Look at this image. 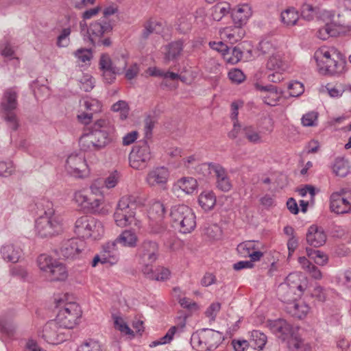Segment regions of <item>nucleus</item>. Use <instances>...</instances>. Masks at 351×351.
I'll use <instances>...</instances> for the list:
<instances>
[{
  "instance_id": "obj_1",
  "label": "nucleus",
  "mask_w": 351,
  "mask_h": 351,
  "mask_svg": "<svg viewBox=\"0 0 351 351\" xmlns=\"http://www.w3.org/2000/svg\"><path fill=\"white\" fill-rule=\"evenodd\" d=\"M110 132V128L107 121L97 120L92 126L90 132L80 137V149L84 152H92L104 148L112 141Z\"/></svg>"
},
{
  "instance_id": "obj_2",
  "label": "nucleus",
  "mask_w": 351,
  "mask_h": 351,
  "mask_svg": "<svg viewBox=\"0 0 351 351\" xmlns=\"http://www.w3.org/2000/svg\"><path fill=\"white\" fill-rule=\"evenodd\" d=\"M41 204L44 213L36 221L35 227L37 234L43 238L60 234L63 232L62 219L56 213L53 203L48 200H43Z\"/></svg>"
},
{
  "instance_id": "obj_3",
  "label": "nucleus",
  "mask_w": 351,
  "mask_h": 351,
  "mask_svg": "<svg viewBox=\"0 0 351 351\" xmlns=\"http://www.w3.org/2000/svg\"><path fill=\"white\" fill-rule=\"evenodd\" d=\"M267 326L279 339L287 342L290 350L293 351L305 350V345L304 339L301 338L300 328H293L291 324L282 319L269 321Z\"/></svg>"
},
{
  "instance_id": "obj_4",
  "label": "nucleus",
  "mask_w": 351,
  "mask_h": 351,
  "mask_svg": "<svg viewBox=\"0 0 351 351\" xmlns=\"http://www.w3.org/2000/svg\"><path fill=\"white\" fill-rule=\"evenodd\" d=\"M335 56H337L335 50L327 47H322L315 51L313 58L320 74L333 76L344 71L345 62L336 60Z\"/></svg>"
},
{
  "instance_id": "obj_5",
  "label": "nucleus",
  "mask_w": 351,
  "mask_h": 351,
  "mask_svg": "<svg viewBox=\"0 0 351 351\" xmlns=\"http://www.w3.org/2000/svg\"><path fill=\"white\" fill-rule=\"evenodd\" d=\"M300 277L298 273L290 274L278 287V296L287 305L300 298L307 288V282H302Z\"/></svg>"
},
{
  "instance_id": "obj_6",
  "label": "nucleus",
  "mask_w": 351,
  "mask_h": 351,
  "mask_svg": "<svg viewBox=\"0 0 351 351\" xmlns=\"http://www.w3.org/2000/svg\"><path fill=\"white\" fill-rule=\"evenodd\" d=\"M170 216L173 226L183 234L191 232L196 227V217L188 206L181 204L172 207Z\"/></svg>"
},
{
  "instance_id": "obj_7",
  "label": "nucleus",
  "mask_w": 351,
  "mask_h": 351,
  "mask_svg": "<svg viewBox=\"0 0 351 351\" xmlns=\"http://www.w3.org/2000/svg\"><path fill=\"white\" fill-rule=\"evenodd\" d=\"M74 232L83 239L99 240L104 234V228L102 223L98 219L84 215L76 220Z\"/></svg>"
},
{
  "instance_id": "obj_8",
  "label": "nucleus",
  "mask_w": 351,
  "mask_h": 351,
  "mask_svg": "<svg viewBox=\"0 0 351 351\" xmlns=\"http://www.w3.org/2000/svg\"><path fill=\"white\" fill-rule=\"evenodd\" d=\"M221 341L220 332L209 328H203L192 335L191 344L198 351H211L215 350Z\"/></svg>"
},
{
  "instance_id": "obj_9",
  "label": "nucleus",
  "mask_w": 351,
  "mask_h": 351,
  "mask_svg": "<svg viewBox=\"0 0 351 351\" xmlns=\"http://www.w3.org/2000/svg\"><path fill=\"white\" fill-rule=\"evenodd\" d=\"M67 298L56 299V306L60 308L56 319L66 327L72 329L82 315L80 306L74 302H66Z\"/></svg>"
},
{
  "instance_id": "obj_10",
  "label": "nucleus",
  "mask_w": 351,
  "mask_h": 351,
  "mask_svg": "<svg viewBox=\"0 0 351 351\" xmlns=\"http://www.w3.org/2000/svg\"><path fill=\"white\" fill-rule=\"evenodd\" d=\"M17 97L16 92L12 88H9L5 91L0 104L2 117L12 130H16L19 125L15 112L18 106Z\"/></svg>"
},
{
  "instance_id": "obj_11",
  "label": "nucleus",
  "mask_w": 351,
  "mask_h": 351,
  "mask_svg": "<svg viewBox=\"0 0 351 351\" xmlns=\"http://www.w3.org/2000/svg\"><path fill=\"white\" fill-rule=\"evenodd\" d=\"M39 335L48 343L58 345L68 339L70 331L56 318L45 324Z\"/></svg>"
},
{
  "instance_id": "obj_12",
  "label": "nucleus",
  "mask_w": 351,
  "mask_h": 351,
  "mask_svg": "<svg viewBox=\"0 0 351 351\" xmlns=\"http://www.w3.org/2000/svg\"><path fill=\"white\" fill-rule=\"evenodd\" d=\"M81 33L86 36L93 45L99 44L102 36L111 32L112 25L108 19L101 17L97 21L92 22L89 27H87L86 21L80 22Z\"/></svg>"
},
{
  "instance_id": "obj_13",
  "label": "nucleus",
  "mask_w": 351,
  "mask_h": 351,
  "mask_svg": "<svg viewBox=\"0 0 351 351\" xmlns=\"http://www.w3.org/2000/svg\"><path fill=\"white\" fill-rule=\"evenodd\" d=\"M266 66L267 69L271 72L267 75V80L273 83H279L283 80L284 74L289 69L288 61L282 51L272 53Z\"/></svg>"
},
{
  "instance_id": "obj_14",
  "label": "nucleus",
  "mask_w": 351,
  "mask_h": 351,
  "mask_svg": "<svg viewBox=\"0 0 351 351\" xmlns=\"http://www.w3.org/2000/svg\"><path fill=\"white\" fill-rule=\"evenodd\" d=\"M152 157V152L147 141H141L133 147L130 154V165L134 169H144Z\"/></svg>"
},
{
  "instance_id": "obj_15",
  "label": "nucleus",
  "mask_w": 351,
  "mask_h": 351,
  "mask_svg": "<svg viewBox=\"0 0 351 351\" xmlns=\"http://www.w3.org/2000/svg\"><path fill=\"white\" fill-rule=\"evenodd\" d=\"M334 14L326 10H321L319 7H312L308 5V21L316 20L326 23L324 27L319 29L317 32V37L322 40H326L329 36H335L336 32L331 28V25L328 22L332 19Z\"/></svg>"
},
{
  "instance_id": "obj_16",
  "label": "nucleus",
  "mask_w": 351,
  "mask_h": 351,
  "mask_svg": "<svg viewBox=\"0 0 351 351\" xmlns=\"http://www.w3.org/2000/svg\"><path fill=\"white\" fill-rule=\"evenodd\" d=\"M330 208L337 214L351 212V190L341 189L330 195Z\"/></svg>"
},
{
  "instance_id": "obj_17",
  "label": "nucleus",
  "mask_w": 351,
  "mask_h": 351,
  "mask_svg": "<svg viewBox=\"0 0 351 351\" xmlns=\"http://www.w3.org/2000/svg\"><path fill=\"white\" fill-rule=\"evenodd\" d=\"M84 247L85 243L83 240L72 238L64 240L56 253L63 258L73 260L80 257Z\"/></svg>"
},
{
  "instance_id": "obj_18",
  "label": "nucleus",
  "mask_w": 351,
  "mask_h": 351,
  "mask_svg": "<svg viewBox=\"0 0 351 351\" xmlns=\"http://www.w3.org/2000/svg\"><path fill=\"white\" fill-rule=\"evenodd\" d=\"M158 255V244L151 240L143 241L138 249L140 263H154Z\"/></svg>"
},
{
  "instance_id": "obj_19",
  "label": "nucleus",
  "mask_w": 351,
  "mask_h": 351,
  "mask_svg": "<svg viewBox=\"0 0 351 351\" xmlns=\"http://www.w3.org/2000/svg\"><path fill=\"white\" fill-rule=\"evenodd\" d=\"M67 172L75 177L84 176L87 169V165L84 156L81 154H71L66 162Z\"/></svg>"
},
{
  "instance_id": "obj_20",
  "label": "nucleus",
  "mask_w": 351,
  "mask_h": 351,
  "mask_svg": "<svg viewBox=\"0 0 351 351\" xmlns=\"http://www.w3.org/2000/svg\"><path fill=\"white\" fill-rule=\"evenodd\" d=\"M144 204V201L140 197L130 195L123 196L119 201L116 212L121 213L123 215H134L135 217V210L138 206Z\"/></svg>"
},
{
  "instance_id": "obj_21",
  "label": "nucleus",
  "mask_w": 351,
  "mask_h": 351,
  "mask_svg": "<svg viewBox=\"0 0 351 351\" xmlns=\"http://www.w3.org/2000/svg\"><path fill=\"white\" fill-rule=\"evenodd\" d=\"M169 172L165 167H156L150 171L146 178L147 183L151 186L163 184L167 182Z\"/></svg>"
},
{
  "instance_id": "obj_22",
  "label": "nucleus",
  "mask_w": 351,
  "mask_h": 351,
  "mask_svg": "<svg viewBox=\"0 0 351 351\" xmlns=\"http://www.w3.org/2000/svg\"><path fill=\"white\" fill-rule=\"evenodd\" d=\"M326 234L322 227L313 225L308 228V245L319 247L326 243Z\"/></svg>"
},
{
  "instance_id": "obj_23",
  "label": "nucleus",
  "mask_w": 351,
  "mask_h": 351,
  "mask_svg": "<svg viewBox=\"0 0 351 351\" xmlns=\"http://www.w3.org/2000/svg\"><path fill=\"white\" fill-rule=\"evenodd\" d=\"M1 254L4 261L17 263L23 254V250L19 246L9 243L1 247Z\"/></svg>"
},
{
  "instance_id": "obj_24",
  "label": "nucleus",
  "mask_w": 351,
  "mask_h": 351,
  "mask_svg": "<svg viewBox=\"0 0 351 351\" xmlns=\"http://www.w3.org/2000/svg\"><path fill=\"white\" fill-rule=\"evenodd\" d=\"M183 41L178 40L171 42L164 47V59L166 62L176 60L183 51Z\"/></svg>"
},
{
  "instance_id": "obj_25",
  "label": "nucleus",
  "mask_w": 351,
  "mask_h": 351,
  "mask_svg": "<svg viewBox=\"0 0 351 351\" xmlns=\"http://www.w3.org/2000/svg\"><path fill=\"white\" fill-rule=\"evenodd\" d=\"M285 308L291 316L300 319L305 318L307 315V304L304 300L300 298L287 305Z\"/></svg>"
},
{
  "instance_id": "obj_26",
  "label": "nucleus",
  "mask_w": 351,
  "mask_h": 351,
  "mask_svg": "<svg viewBox=\"0 0 351 351\" xmlns=\"http://www.w3.org/2000/svg\"><path fill=\"white\" fill-rule=\"evenodd\" d=\"M103 255V262L108 263L111 265L117 263L119 258V253L117 243L114 241L106 243L103 246L101 252Z\"/></svg>"
},
{
  "instance_id": "obj_27",
  "label": "nucleus",
  "mask_w": 351,
  "mask_h": 351,
  "mask_svg": "<svg viewBox=\"0 0 351 351\" xmlns=\"http://www.w3.org/2000/svg\"><path fill=\"white\" fill-rule=\"evenodd\" d=\"M114 241L117 245L120 244L123 247H135L137 245L138 237L135 232L131 230H125Z\"/></svg>"
},
{
  "instance_id": "obj_28",
  "label": "nucleus",
  "mask_w": 351,
  "mask_h": 351,
  "mask_svg": "<svg viewBox=\"0 0 351 351\" xmlns=\"http://www.w3.org/2000/svg\"><path fill=\"white\" fill-rule=\"evenodd\" d=\"M217 179V186L222 191H229L232 188V184L229 177L223 167L221 165L215 169V175Z\"/></svg>"
},
{
  "instance_id": "obj_29",
  "label": "nucleus",
  "mask_w": 351,
  "mask_h": 351,
  "mask_svg": "<svg viewBox=\"0 0 351 351\" xmlns=\"http://www.w3.org/2000/svg\"><path fill=\"white\" fill-rule=\"evenodd\" d=\"M47 274L53 281H63L68 277V271L65 265L58 261L53 263Z\"/></svg>"
},
{
  "instance_id": "obj_30",
  "label": "nucleus",
  "mask_w": 351,
  "mask_h": 351,
  "mask_svg": "<svg viewBox=\"0 0 351 351\" xmlns=\"http://www.w3.org/2000/svg\"><path fill=\"white\" fill-rule=\"evenodd\" d=\"M120 65H114L113 60H111L107 54H102L99 60V67L103 71L117 70V73H122L127 66V62L122 60Z\"/></svg>"
},
{
  "instance_id": "obj_31",
  "label": "nucleus",
  "mask_w": 351,
  "mask_h": 351,
  "mask_svg": "<svg viewBox=\"0 0 351 351\" xmlns=\"http://www.w3.org/2000/svg\"><path fill=\"white\" fill-rule=\"evenodd\" d=\"M241 133L250 143L260 144L263 142V134L257 128L252 125H245L243 127Z\"/></svg>"
},
{
  "instance_id": "obj_32",
  "label": "nucleus",
  "mask_w": 351,
  "mask_h": 351,
  "mask_svg": "<svg viewBox=\"0 0 351 351\" xmlns=\"http://www.w3.org/2000/svg\"><path fill=\"white\" fill-rule=\"evenodd\" d=\"M198 202L204 210H210L216 204V196L213 191H204L199 195Z\"/></svg>"
},
{
  "instance_id": "obj_33",
  "label": "nucleus",
  "mask_w": 351,
  "mask_h": 351,
  "mask_svg": "<svg viewBox=\"0 0 351 351\" xmlns=\"http://www.w3.org/2000/svg\"><path fill=\"white\" fill-rule=\"evenodd\" d=\"M149 233L152 235L162 237L167 233V225L163 219H149Z\"/></svg>"
},
{
  "instance_id": "obj_34",
  "label": "nucleus",
  "mask_w": 351,
  "mask_h": 351,
  "mask_svg": "<svg viewBox=\"0 0 351 351\" xmlns=\"http://www.w3.org/2000/svg\"><path fill=\"white\" fill-rule=\"evenodd\" d=\"M251 14V8L249 5L243 4L232 13V16L234 23L240 26L247 21Z\"/></svg>"
},
{
  "instance_id": "obj_35",
  "label": "nucleus",
  "mask_w": 351,
  "mask_h": 351,
  "mask_svg": "<svg viewBox=\"0 0 351 351\" xmlns=\"http://www.w3.org/2000/svg\"><path fill=\"white\" fill-rule=\"evenodd\" d=\"M350 166L344 158H337L332 165L333 172L336 176L345 177L350 173Z\"/></svg>"
},
{
  "instance_id": "obj_36",
  "label": "nucleus",
  "mask_w": 351,
  "mask_h": 351,
  "mask_svg": "<svg viewBox=\"0 0 351 351\" xmlns=\"http://www.w3.org/2000/svg\"><path fill=\"white\" fill-rule=\"evenodd\" d=\"M230 5L226 2L217 3L212 8L211 16L213 20L219 21L230 13Z\"/></svg>"
},
{
  "instance_id": "obj_37",
  "label": "nucleus",
  "mask_w": 351,
  "mask_h": 351,
  "mask_svg": "<svg viewBox=\"0 0 351 351\" xmlns=\"http://www.w3.org/2000/svg\"><path fill=\"white\" fill-rule=\"evenodd\" d=\"M176 186L186 194L193 193L197 187V180L191 177L182 178L178 180Z\"/></svg>"
},
{
  "instance_id": "obj_38",
  "label": "nucleus",
  "mask_w": 351,
  "mask_h": 351,
  "mask_svg": "<svg viewBox=\"0 0 351 351\" xmlns=\"http://www.w3.org/2000/svg\"><path fill=\"white\" fill-rule=\"evenodd\" d=\"M267 341V336L260 330H254L251 332L250 342L255 349L262 350Z\"/></svg>"
},
{
  "instance_id": "obj_39",
  "label": "nucleus",
  "mask_w": 351,
  "mask_h": 351,
  "mask_svg": "<svg viewBox=\"0 0 351 351\" xmlns=\"http://www.w3.org/2000/svg\"><path fill=\"white\" fill-rule=\"evenodd\" d=\"M298 19V12L294 8H288L281 13V21L287 26L295 25Z\"/></svg>"
},
{
  "instance_id": "obj_40",
  "label": "nucleus",
  "mask_w": 351,
  "mask_h": 351,
  "mask_svg": "<svg viewBox=\"0 0 351 351\" xmlns=\"http://www.w3.org/2000/svg\"><path fill=\"white\" fill-rule=\"evenodd\" d=\"M165 207L160 202H155L149 210V219H163L165 215Z\"/></svg>"
},
{
  "instance_id": "obj_41",
  "label": "nucleus",
  "mask_w": 351,
  "mask_h": 351,
  "mask_svg": "<svg viewBox=\"0 0 351 351\" xmlns=\"http://www.w3.org/2000/svg\"><path fill=\"white\" fill-rule=\"evenodd\" d=\"M256 88L260 91L265 92L266 94L268 93L272 96V99L268 101L269 106H275L277 104L280 97L276 86L273 85L262 86L258 84L256 85Z\"/></svg>"
},
{
  "instance_id": "obj_42",
  "label": "nucleus",
  "mask_w": 351,
  "mask_h": 351,
  "mask_svg": "<svg viewBox=\"0 0 351 351\" xmlns=\"http://www.w3.org/2000/svg\"><path fill=\"white\" fill-rule=\"evenodd\" d=\"M243 56V52L237 47L229 48L228 51L223 53V59L228 63L236 64L241 60Z\"/></svg>"
},
{
  "instance_id": "obj_43",
  "label": "nucleus",
  "mask_w": 351,
  "mask_h": 351,
  "mask_svg": "<svg viewBox=\"0 0 351 351\" xmlns=\"http://www.w3.org/2000/svg\"><path fill=\"white\" fill-rule=\"evenodd\" d=\"M143 27L142 37L146 39L153 33H159L161 24L156 21L149 20L145 23Z\"/></svg>"
},
{
  "instance_id": "obj_44",
  "label": "nucleus",
  "mask_w": 351,
  "mask_h": 351,
  "mask_svg": "<svg viewBox=\"0 0 351 351\" xmlns=\"http://www.w3.org/2000/svg\"><path fill=\"white\" fill-rule=\"evenodd\" d=\"M56 261L50 256L43 254L38 257L37 264L41 271L48 274Z\"/></svg>"
},
{
  "instance_id": "obj_45",
  "label": "nucleus",
  "mask_w": 351,
  "mask_h": 351,
  "mask_svg": "<svg viewBox=\"0 0 351 351\" xmlns=\"http://www.w3.org/2000/svg\"><path fill=\"white\" fill-rule=\"evenodd\" d=\"M81 106L88 112L92 114L99 112L101 110V104L95 99L86 98L84 99Z\"/></svg>"
},
{
  "instance_id": "obj_46",
  "label": "nucleus",
  "mask_w": 351,
  "mask_h": 351,
  "mask_svg": "<svg viewBox=\"0 0 351 351\" xmlns=\"http://www.w3.org/2000/svg\"><path fill=\"white\" fill-rule=\"evenodd\" d=\"M114 219L115 223L119 227H125L132 223L134 220V215H130V214L123 215L122 212H114Z\"/></svg>"
},
{
  "instance_id": "obj_47",
  "label": "nucleus",
  "mask_w": 351,
  "mask_h": 351,
  "mask_svg": "<svg viewBox=\"0 0 351 351\" xmlns=\"http://www.w3.org/2000/svg\"><path fill=\"white\" fill-rule=\"evenodd\" d=\"M256 250V244L253 241H247L237 245V250L243 257L248 256L253 250Z\"/></svg>"
},
{
  "instance_id": "obj_48",
  "label": "nucleus",
  "mask_w": 351,
  "mask_h": 351,
  "mask_svg": "<svg viewBox=\"0 0 351 351\" xmlns=\"http://www.w3.org/2000/svg\"><path fill=\"white\" fill-rule=\"evenodd\" d=\"M313 261L317 265H323L327 261V256L319 250H308V263Z\"/></svg>"
},
{
  "instance_id": "obj_49",
  "label": "nucleus",
  "mask_w": 351,
  "mask_h": 351,
  "mask_svg": "<svg viewBox=\"0 0 351 351\" xmlns=\"http://www.w3.org/2000/svg\"><path fill=\"white\" fill-rule=\"evenodd\" d=\"M112 110L114 112H119L120 119L125 120L128 118L130 108L126 101L119 100L112 105Z\"/></svg>"
},
{
  "instance_id": "obj_50",
  "label": "nucleus",
  "mask_w": 351,
  "mask_h": 351,
  "mask_svg": "<svg viewBox=\"0 0 351 351\" xmlns=\"http://www.w3.org/2000/svg\"><path fill=\"white\" fill-rule=\"evenodd\" d=\"M71 33L70 27L64 28L57 38L56 45L58 47H66L70 43L69 36Z\"/></svg>"
},
{
  "instance_id": "obj_51",
  "label": "nucleus",
  "mask_w": 351,
  "mask_h": 351,
  "mask_svg": "<svg viewBox=\"0 0 351 351\" xmlns=\"http://www.w3.org/2000/svg\"><path fill=\"white\" fill-rule=\"evenodd\" d=\"M74 200L79 206L86 210L91 197H88L84 191H78L74 193Z\"/></svg>"
},
{
  "instance_id": "obj_52",
  "label": "nucleus",
  "mask_w": 351,
  "mask_h": 351,
  "mask_svg": "<svg viewBox=\"0 0 351 351\" xmlns=\"http://www.w3.org/2000/svg\"><path fill=\"white\" fill-rule=\"evenodd\" d=\"M103 204V198L91 197V200L88 202L85 210L92 213H100L101 212V206Z\"/></svg>"
},
{
  "instance_id": "obj_53",
  "label": "nucleus",
  "mask_w": 351,
  "mask_h": 351,
  "mask_svg": "<svg viewBox=\"0 0 351 351\" xmlns=\"http://www.w3.org/2000/svg\"><path fill=\"white\" fill-rule=\"evenodd\" d=\"M185 326V322L182 321L180 325L174 326L169 328L167 334L162 337L160 338V341H161L162 345L169 343L172 339L175 333L178 330H182V328Z\"/></svg>"
},
{
  "instance_id": "obj_54",
  "label": "nucleus",
  "mask_w": 351,
  "mask_h": 351,
  "mask_svg": "<svg viewBox=\"0 0 351 351\" xmlns=\"http://www.w3.org/2000/svg\"><path fill=\"white\" fill-rule=\"evenodd\" d=\"M258 50L262 53V54H271L275 53L278 50H276L274 44L268 40H263L259 43Z\"/></svg>"
},
{
  "instance_id": "obj_55",
  "label": "nucleus",
  "mask_w": 351,
  "mask_h": 351,
  "mask_svg": "<svg viewBox=\"0 0 351 351\" xmlns=\"http://www.w3.org/2000/svg\"><path fill=\"white\" fill-rule=\"evenodd\" d=\"M114 323L115 328L119 330L121 332L125 335L134 336L133 330L130 329L128 325L121 317H115Z\"/></svg>"
},
{
  "instance_id": "obj_56",
  "label": "nucleus",
  "mask_w": 351,
  "mask_h": 351,
  "mask_svg": "<svg viewBox=\"0 0 351 351\" xmlns=\"http://www.w3.org/2000/svg\"><path fill=\"white\" fill-rule=\"evenodd\" d=\"M288 89L291 97H298L304 91V85L298 81L289 83Z\"/></svg>"
},
{
  "instance_id": "obj_57",
  "label": "nucleus",
  "mask_w": 351,
  "mask_h": 351,
  "mask_svg": "<svg viewBox=\"0 0 351 351\" xmlns=\"http://www.w3.org/2000/svg\"><path fill=\"white\" fill-rule=\"evenodd\" d=\"M10 273L11 276L23 280H26L28 276L27 269L21 265L12 267L10 269Z\"/></svg>"
},
{
  "instance_id": "obj_58",
  "label": "nucleus",
  "mask_w": 351,
  "mask_h": 351,
  "mask_svg": "<svg viewBox=\"0 0 351 351\" xmlns=\"http://www.w3.org/2000/svg\"><path fill=\"white\" fill-rule=\"evenodd\" d=\"M120 178V173L117 171H114L106 178L104 184L108 189L114 188L118 184Z\"/></svg>"
},
{
  "instance_id": "obj_59",
  "label": "nucleus",
  "mask_w": 351,
  "mask_h": 351,
  "mask_svg": "<svg viewBox=\"0 0 351 351\" xmlns=\"http://www.w3.org/2000/svg\"><path fill=\"white\" fill-rule=\"evenodd\" d=\"M80 88L83 90L85 92H89L90 91L93 87L94 85V79L92 76L89 75H84L80 80Z\"/></svg>"
},
{
  "instance_id": "obj_60",
  "label": "nucleus",
  "mask_w": 351,
  "mask_h": 351,
  "mask_svg": "<svg viewBox=\"0 0 351 351\" xmlns=\"http://www.w3.org/2000/svg\"><path fill=\"white\" fill-rule=\"evenodd\" d=\"M220 165L215 163H203L198 167L197 171H202L204 176L208 177L210 175H215V169Z\"/></svg>"
},
{
  "instance_id": "obj_61",
  "label": "nucleus",
  "mask_w": 351,
  "mask_h": 351,
  "mask_svg": "<svg viewBox=\"0 0 351 351\" xmlns=\"http://www.w3.org/2000/svg\"><path fill=\"white\" fill-rule=\"evenodd\" d=\"M229 79L234 83L240 84L245 80V75L243 71L238 69L230 70L228 72Z\"/></svg>"
},
{
  "instance_id": "obj_62",
  "label": "nucleus",
  "mask_w": 351,
  "mask_h": 351,
  "mask_svg": "<svg viewBox=\"0 0 351 351\" xmlns=\"http://www.w3.org/2000/svg\"><path fill=\"white\" fill-rule=\"evenodd\" d=\"M74 54L79 61L84 63L90 61L93 56L91 51L87 49H79Z\"/></svg>"
},
{
  "instance_id": "obj_63",
  "label": "nucleus",
  "mask_w": 351,
  "mask_h": 351,
  "mask_svg": "<svg viewBox=\"0 0 351 351\" xmlns=\"http://www.w3.org/2000/svg\"><path fill=\"white\" fill-rule=\"evenodd\" d=\"M326 89L331 97H339L344 92V89L341 85L332 86L328 84L326 86Z\"/></svg>"
},
{
  "instance_id": "obj_64",
  "label": "nucleus",
  "mask_w": 351,
  "mask_h": 351,
  "mask_svg": "<svg viewBox=\"0 0 351 351\" xmlns=\"http://www.w3.org/2000/svg\"><path fill=\"white\" fill-rule=\"evenodd\" d=\"M14 168L12 162H0V176H8L12 173Z\"/></svg>"
}]
</instances>
